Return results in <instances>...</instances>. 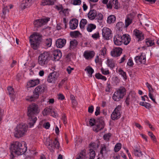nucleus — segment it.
Wrapping results in <instances>:
<instances>
[{
	"label": "nucleus",
	"instance_id": "43",
	"mask_svg": "<svg viewBox=\"0 0 159 159\" xmlns=\"http://www.w3.org/2000/svg\"><path fill=\"white\" fill-rule=\"evenodd\" d=\"M89 153H90V159H94L95 156V151L92 149H90L89 150Z\"/></svg>",
	"mask_w": 159,
	"mask_h": 159
},
{
	"label": "nucleus",
	"instance_id": "63",
	"mask_svg": "<svg viewBox=\"0 0 159 159\" xmlns=\"http://www.w3.org/2000/svg\"><path fill=\"white\" fill-rule=\"evenodd\" d=\"M55 8L58 11H62V9H63V7L61 5H56Z\"/></svg>",
	"mask_w": 159,
	"mask_h": 159
},
{
	"label": "nucleus",
	"instance_id": "44",
	"mask_svg": "<svg viewBox=\"0 0 159 159\" xmlns=\"http://www.w3.org/2000/svg\"><path fill=\"white\" fill-rule=\"evenodd\" d=\"M53 144H54V149H55V148L57 149L59 148L60 147V143L57 138H56L55 139V141H53Z\"/></svg>",
	"mask_w": 159,
	"mask_h": 159
},
{
	"label": "nucleus",
	"instance_id": "61",
	"mask_svg": "<svg viewBox=\"0 0 159 159\" xmlns=\"http://www.w3.org/2000/svg\"><path fill=\"white\" fill-rule=\"evenodd\" d=\"M127 64L130 67H133L134 64L132 60L131 59H129L128 60V62L127 63Z\"/></svg>",
	"mask_w": 159,
	"mask_h": 159
},
{
	"label": "nucleus",
	"instance_id": "28",
	"mask_svg": "<svg viewBox=\"0 0 159 159\" xmlns=\"http://www.w3.org/2000/svg\"><path fill=\"white\" fill-rule=\"evenodd\" d=\"M39 83V80L38 79L32 80L27 83V85L28 87H33L38 84Z\"/></svg>",
	"mask_w": 159,
	"mask_h": 159
},
{
	"label": "nucleus",
	"instance_id": "12",
	"mask_svg": "<svg viewBox=\"0 0 159 159\" xmlns=\"http://www.w3.org/2000/svg\"><path fill=\"white\" fill-rule=\"evenodd\" d=\"M134 60L137 63L145 64L146 61L145 55H143V53H141L140 56H136L135 57Z\"/></svg>",
	"mask_w": 159,
	"mask_h": 159
},
{
	"label": "nucleus",
	"instance_id": "9",
	"mask_svg": "<svg viewBox=\"0 0 159 159\" xmlns=\"http://www.w3.org/2000/svg\"><path fill=\"white\" fill-rule=\"evenodd\" d=\"M49 20V18L36 20L34 21V24L35 27L38 28L46 24Z\"/></svg>",
	"mask_w": 159,
	"mask_h": 159
},
{
	"label": "nucleus",
	"instance_id": "59",
	"mask_svg": "<svg viewBox=\"0 0 159 159\" xmlns=\"http://www.w3.org/2000/svg\"><path fill=\"white\" fill-rule=\"evenodd\" d=\"M81 1L80 0H74L73 4L74 5H80L81 4Z\"/></svg>",
	"mask_w": 159,
	"mask_h": 159
},
{
	"label": "nucleus",
	"instance_id": "30",
	"mask_svg": "<svg viewBox=\"0 0 159 159\" xmlns=\"http://www.w3.org/2000/svg\"><path fill=\"white\" fill-rule=\"evenodd\" d=\"M105 124H103L96 122L95 125L96 126V128L95 129V131L96 132H98L99 131L102 129L104 127Z\"/></svg>",
	"mask_w": 159,
	"mask_h": 159
},
{
	"label": "nucleus",
	"instance_id": "32",
	"mask_svg": "<svg viewBox=\"0 0 159 159\" xmlns=\"http://www.w3.org/2000/svg\"><path fill=\"white\" fill-rule=\"evenodd\" d=\"M55 0H43L42 2V5H53L54 3Z\"/></svg>",
	"mask_w": 159,
	"mask_h": 159
},
{
	"label": "nucleus",
	"instance_id": "47",
	"mask_svg": "<svg viewBox=\"0 0 159 159\" xmlns=\"http://www.w3.org/2000/svg\"><path fill=\"white\" fill-rule=\"evenodd\" d=\"M146 85L148 89L149 93H152L154 92V89L152 88V86L148 82L146 83Z\"/></svg>",
	"mask_w": 159,
	"mask_h": 159
},
{
	"label": "nucleus",
	"instance_id": "14",
	"mask_svg": "<svg viewBox=\"0 0 159 159\" xmlns=\"http://www.w3.org/2000/svg\"><path fill=\"white\" fill-rule=\"evenodd\" d=\"M93 7H90L91 10L88 14V17L90 20H92L96 18V16L97 14V12L95 10L92 9Z\"/></svg>",
	"mask_w": 159,
	"mask_h": 159
},
{
	"label": "nucleus",
	"instance_id": "16",
	"mask_svg": "<svg viewBox=\"0 0 159 159\" xmlns=\"http://www.w3.org/2000/svg\"><path fill=\"white\" fill-rule=\"evenodd\" d=\"M133 34L138 39L139 42L144 39L143 35L142 32L139 30H134L133 31Z\"/></svg>",
	"mask_w": 159,
	"mask_h": 159
},
{
	"label": "nucleus",
	"instance_id": "6",
	"mask_svg": "<svg viewBox=\"0 0 159 159\" xmlns=\"http://www.w3.org/2000/svg\"><path fill=\"white\" fill-rule=\"evenodd\" d=\"M50 60L49 53L47 52H44L39 56L38 62L39 65L42 66H45Z\"/></svg>",
	"mask_w": 159,
	"mask_h": 159
},
{
	"label": "nucleus",
	"instance_id": "1",
	"mask_svg": "<svg viewBox=\"0 0 159 159\" xmlns=\"http://www.w3.org/2000/svg\"><path fill=\"white\" fill-rule=\"evenodd\" d=\"M28 122L29 127L33 126L37 120L36 116L40 112L39 106L35 103H32L27 107Z\"/></svg>",
	"mask_w": 159,
	"mask_h": 159
},
{
	"label": "nucleus",
	"instance_id": "38",
	"mask_svg": "<svg viewBox=\"0 0 159 159\" xmlns=\"http://www.w3.org/2000/svg\"><path fill=\"white\" fill-rule=\"evenodd\" d=\"M124 26V23L122 22H119L116 24V28L119 31H121L123 30V27Z\"/></svg>",
	"mask_w": 159,
	"mask_h": 159
},
{
	"label": "nucleus",
	"instance_id": "45",
	"mask_svg": "<svg viewBox=\"0 0 159 159\" xmlns=\"http://www.w3.org/2000/svg\"><path fill=\"white\" fill-rule=\"evenodd\" d=\"M146 41V44L148 47L151 46L154 44V40L150 39H147Z\"/></svg>",
	"mask_w": 159,
	"mask_h": 159
},
{
	"label": "nucleus",
	"instance_id": "39",
	"mask_svg": "<svg viewBox=\"0 0 159 159\" xmlns=\"http://www.w3.org/2000/svg\"><path fill=\"white\" fill-rule=\"evenodd\" d=\"M87 20L85 19H82L80 23V26L81 29H83L84 28L85 25L87 23Z\"/></svg>",
	"mask_w": 159,
	"mask_h": 159
},
{
	"label": "nucleus",
	"instance_id": "7",
	"mask_svg": "<svg viewBox=\"0 0 159 159\" xmlns=\"http://www.w3.org/2000/svg\"><path fill=\"white\" fill-rule=\"evenodd\" d=\"M126 89L125 87L123 86L120 87L116 89V91L114 93L112 97L113 99L116 101H119L126 94Z\"/></svg>",
	"mask_w": 159,
	"mask_h": 159
},
{
	"label": "nucleus",
	"instance_id": "58",
	"mask_svg": "<svg viewBox=\"0 0 159 159\" xmlns=\"http://www.w3.org/2000/svg\"><path fill=\"white\" fill-rule=\"evenodd\" d=\"M101 70L102 73L104 75H107L109 73V70H105L103 68H101Z\"/></svg>",
	"mask_w": 159,
	"mask_h": 159
},
{
	"label": "nucleus",
	"instance_id": "18",
	"mask_svg": "<svg viewBox=\"0 0 159 159\" xmlns=\"http://www.w3.org/2000/svg\"><path fill=\"white\" fill-rule=\"evenodd\" d=\"M32 0H23L20 5V7L23 10L26 8L30 7L31 5Z\"/></svg>",
	"mask_w": 159,
	"mask_h": 159
},
{
	"label": "nucleus",
	"instance_id": "40",
	"mask_svg": "<svg viewBox=\"0 0 159 159\" xmlns=\"http://www.w3.org/2000/svg\"><path fill=\"white\" fill-rule=\"evenodd\" d=\"M80 34V33L78 31H71L70 33V35L71 37H78Z\"/></svg>",
	"mask_w": 159,
	"mask_h": 159
},
{
	"label": "nucleus",
	"instance_id": "35",
	"mask_svg": "<svg viewBox=\"0 0 159 159\" xmlns=\"http://www.w3.org/2000/svg\"><path fill=\"white\" fill-rule=\"evenodd\" d=\"M96 25L93 24H89L87 28V30L89 32H91L93 30L95 29Z\"/></svg>",
	"mask_w": 159,
	"mask_h": 159
},
{
	"label": "nucleus",
	"instance_id": "10",
	"mask_svg": "<svg viewBox=\"0 0 159 159\" xmlns=\"http://www.w3.org/2000/svg\"><path fill=\"white\" fill-rule=\"evenodd\" d=\"M112 32L111 30L107 27H104L102 30V35L103 38L107 40L112 37Z\"/></svg>",
	"mask_w": 159,
	"mask_h": 159
},
{
	"label": "nucleus",
	"instance_id": "34",
	"mask_svg": "<svg viewBox=\"0 0 159 159\" xmlns=\"http://www.w3.org/2000/svg\"><path fill=\"white\" fill-rule=\"evenodd\" d=\"M52 43V39L51 38L46 39L43 43L45 46L47 48L50 47L51 46Z\"/></svg>",
	"mask_w": 159,
	"mask_h": 159
},
{
	"label": "nucleus",
	"instance_id": "51",
	"mask_svg": "<svg viewBox=\"0 0 159 159\" xmlns=\"http://www.w3.org/2000/svg\"><path fill=\"white\" fill-rule=\"evenodd\" d=\"M92 38L96 39H97L100 37L99 33L98 32H96V33L93 34L92 35Z\"/></svg>",
	"mask_w": 159,
	"mask_h": 159
},
{
	"label": "nucleus",
	"instance_id": "62",
	"mask_svg": "<svg viewBox=\"0 0 159 159\" xmlns=\"http://www.w3.org/2000/svg\"><path fill=\"white\" fill-rule=\"evenodd\" d=\"M94 110V107L93 106L91 105L88 107V112L89 113H92Z\"/></svg>",
	"mask_w": 159,
	"mask_h": 159
},
{
	"label": "nucleus",
	"instance_id": "53",
	"mask_svg": "<svg viewBox=\"0 0 159 159\" xmlns=\"http://www.w3.org/2000/svg\"><path fill=\"white\" fill-rule=\"evenodd\" d=\"M101 150L100 151V153L103 155V152H106V145L104 144H103V145H102L101 146Z\"/></svg>",
	"mask_w": 159,
	"mask_h": 159
},
{
	"label": "nucleus",
	"instance_id": "3",
	"mask_svg": "<svg viewBox=\"0 0 159 159\" xmlns=\"http://www.w3.org/2000/svg\"><path fill=\"white\" fill-rule=\"evenodd\" d=\"M28 127L26 125L19 124L17 125L14 129V137L17 138L23 137L25 135L28 130Z\"/></svg>",
	"mask_w": 159,
	"mask_h": 159
},
{
	"label": "nucleus",
	"instance_id": "22",
	"mask_svg": "<svg viewBox=\"0 0 159 159\" xmlns=\"http://www.w3.org/2000/svg\"><path fill=\"white\" fill-rule=\"evenodd\" d=\"M53 55L54 56V58L55 61L59 60L62 56L61 52L59 49L53 51Z\"/></svg>",
	"mask_w": 159,
	"mask_h": 159
},
{
	"label": "nucleus",
	"instance_id": "48",
	"mask_svg": "<svg viewBox=\"0 0 159 159\" xmlns=\"http://www.w3.org/2000/svg\"><path fill=\"white\" fill-rule=\"evenodd\" d=\"M8 7L6 6H4L3 8L2 12L3 15L5 16L7 12H8L9 11V10L8 9Z\"/></svg>",
	"mask_w": 159,
	"mask_h": 159
},
{
	"label": "nucleus",
	"instance_id": "36",
	"mask_svg": "<svg viewBox=\"0 0 159 159\" xmlns=\"http://www.w3.org/2000/svg\"><path fill=\"white\" fill-rule=\"evenodd\" d=\"M85 71H87L89 75V77H92V74L94 72V70L90 66H88L84 69Z\"/></svg>",
	"mask_w": 159,
	"mask_h": 159
},
{
	"label": "nucleus",
	"instance_id": "15",
	"mask_svg": "<svg viewBox=\"0 0 159 159\" xmlns=\"http://www.w3.org/2000/svg\"><path fill=\"white\" fill-rule=\"evenodd\" d=\"M122 49L120 48H116L111 52V55L114 57H117L120 56L122 53Z\"/></svg>",
	"mask_w": 159,
	"mask_h": 159
},
{
	"label": "nucleus",
	"instance_id": "27",
	"mask_svg": "<svg viewBox=\"0 0 159 159\" xmlns=\"http://www.w3.org/2000/svg\"><path fill=\"white\" fill-rule=\"evenodd\" d=\"M134 153L135 156L137 157H140L142 155V153L141 151L140 150V148L139 146L136 145L134 146Z\"/></svg>",
	"mask_w": 159,
	"mask_h": 159
},
{
	"label": "nucleus",
	"instance_id": "33",
	"mask_svg": "<svg viewBox=\"0 0 159 159\" xmlns=\"http://www.w3.org/2000/svg\"><path fill=\"white\" fill-rule=\"evenodd\" d=\"M107 64L108 66L111 68H113L115 66L114 61L112 59H108L107 60Z\"/></svg>",
	"mask_w": 159,
	"mask_h": 159
},
{
	"label": "nucleus",
	"instance_id": "41",
	"mask_svg": "<svg viewBox=\"0 0 159 159\" xmlns=\"http://www.w3.org/2000/svg\"><path fill=\"white\" fill-rule=\"evenodd\" d=\"M139 104L142 106L146 108L149 109L150 108L151 105L150 103L145 102H140Z\"/></svg>",
	"mask_w": 159,
	"mask_h": 159
},
{
	"label": "nucleus",
	"instance_id": "55",
	"mask_svg": "<svg viewBox=\"0 0 159 159\" xmlns=\"http://www.w3.org/2000/svg\"><path fill=\"white\" fill-rule=\"evenodd\" d=\"M107 49L105 47L102 48L100 51V54L103 56H105L106 54Z\"/></svg>",
	"mask_w": 159,
	"mask_h": 159
},
{
	"label": "nucleus",
	"instance_id": "42",
	"mask_svg": "<svg viewBox=\"0 0 159 159\" xmlns=\"http://www.w3.org/2000/svg\"><path fill=\"white\" fill-rule=\"evenodd\" d=\"M121 148V144L120 143H117L115 145L114 148V151L116 152H118Z\"/></svg>",
	"mask_w": 159,
	"mask_h": 159
},
{
	"label": "nucleus",
	"instance_id": "25",
	"mask_svg": "<svg viewBox=\"0 0 159 159\" xmlns=\"http://www.w3.org/2000/svg\"><path fill=\"white\" fill-rule=\"evenodd\" d=\"M123 43L125 45H128L131 40V38L129 35L127 34H124L122 35Z\"/></svg>",
	"mask_w": 159,
	"mask_h": 159
},
{
	"label": "nucleus",
	"instance_id": "29",
	"mask_svg": "<svg viewBox=\"0 0 159 159\" xmlns=\"http://www.w3.org/2000/svg\"><path fill=\"white\" fill-rule=\"evenodd\" d=\"M78 42L76 39H73L70 41V46L69 49L70 50H74L76 48L78 45Z\"/></svg>",
	"mask_w": 159,
	"mask_h": 159
},
{
	"label": "nucleus",
	"instance_id": "5",
	"mask_svg": "<svg viewBox=\"0 0 159 159\" xmlns=\"http://www.w3.org/2000/svg\"><path fill=\"white\" fill-rule=\"evenodd\" d=\"M44 87L42 85H39L37 87L34 89L33 92V95L27 97L26 99V100L30 101H35L39 98V94L41 93L44 91Z\"/></svg>",
	"mask_w": 159,
	"mask_h": 159
},
{
	"label": "nucleus",
	"instance_id": "60",
	"mask_svg": "<svg viewBox=\"0 0 159 159\" xmlns=\"http://www.w3.org/2000/svg\"><path fill=\"white\" fill-rule=\"evenodd\" d=\"M98 123H100L103 124H105L104 121V117L102 116L100 117L98 119Z\"/></svg>",
	"mask_w": 159,
	"mask_h": 159
},
{
	"label": "nucleus",
	"instance_id": "56",
	"mask_svg": "<svg viewBox=\"0 0 159 159\" xmlns=\"http://www.w3.org/2000/svg\"><path fill=\"white\" fill-rule=\"evenodd\" d=\"M100 107L99 106H98L96 107V111L95 112V115L96 116H97L98 115H99L100 113Z\"/></svg>",
	"mask_w": 159,
	"mask_h": 159
},
{
	"label": "nucleus",
	"instance_id": "37",
	"mask_svg": "<svg viewBox=\"0 0 159 159\" xmlns=\"http://www.w3.org/2000/svg\"><path fill=\"white\" fill-rule=\"evenodd\" d=\"M85 150L84 149L81 151L76 159H83L85 157Z\"/></svg>",
	"mask_w": 159,
	"mask_h": 159
},
{
	"label": "nucleus",
	"instance_id": "17",
	"mask_svg": "<svg viewBox=\"0 0 159 159\" xmlns=\"http://www.w3.org/2000/svg\"><path fill=\"white\" fill-rule=\"evenodd\" d=\"M78 24V21L75 18L72 19L69 22L70 28L71 30H75L77 27Z\"/></svg>",
	"mask_w": 159,
	"mask_h": 159
},
{
	"label": "nucleus",
	"instance_id": "2",
	"mask_svg": "<svg viewBox=\"0 0 159 159\" xmlns=\"http://www.w3.org/2000/svg\"><path fill=\"white\" fill-rule=\"evenodd\" d=\"M10 149L11 154L14 157L13 153L17 156L24 154L27 151V147L25 145H22L19 142L15 141L11 144Z\"/></svg>",
	"mask_w": 159,
	"mask_h": 159
},
{
	"label": "nucleus",
	"instance_id": "11",
	"mask_svg": "<svg viewBox=\"0 0 159 159\" xmlns=\"http://www.w3.org/2000/svg\"><path fill=\"white\" fill-rule=\"evenodd\" d=\"M121 107L120 105H118L115 109L112 114L111 115V117L112 120H115L119 118L120 117V111Z\"/></svg>",
	"mask_w": 159,
	"mask_h": 159
},
{
	"label": "nucleus",
	"instance_id": "26",
	"mask_svg": "<svg viewBox=\"0 0 159 159\" xmlns=\"http://www.w3.org/2000/svg\"><path fill=\"white\" fill-rule=\"evenodd\" d=\"M7 90L9 95L11 97V100L13 101L15 98V92L13 88L11 86H9L7 87Z\"/></svg>",
	"mask_w": 159,
	"mask_h": 159
},
{
	"label": "nucleus",
	"instance_id": "8",
	"mask_svg": "<svg viewBox=\"0 0 159 159\" xmlns=\"http://www.w3.org/2000/svg\"><path fill=\"white\" fill-rule=\"evenodd\" d=\"M59 76V73L54 71L49 74L47 79V81L49 83L55 84Z\"/></svg>",
	"mask_w": 159,
	"mask_h": 159
},
{
	"label": "nucleus",
	"instance_id": "20",
	"mask_svg": "<svg viewBox=\"0 0 159 159\" xmlns=\"http://www.w3.org/2000/svg\"><path fill=\"white\" fill-rule=\"evenodd\" d=\"M66 43V39H59L56 41V45L58 48H61L65 45Z\"/></svg>",
	"mask_w": 159,
	"mask_h": 159
},
{
	"label": "nucleus",
	"instance_id": "19",
	"mask_svg": "<svg viewBox=\"0 0 159 159\" xmlns=\"http://www.w3.org/2000/svg\"><path fill=\"white\" fill-rule=\"evenodd\" d=\"M113 4L114 5L115 7L114 8L115 9H118L119 8V6H118V2L117 0H110L109 3L107 5V8L110 9H112V6Z\"/></svg>",
	"mask_w": 159,
	"mask_h": 159
},
{
	"label": "nucleus",
	"instance_id": "49",
	"mask_svg": "<svg viewBox=\"0 0 159 159\" xmlns=\"http://www.w3.org/2000/svg\"><path fill=\"white\" fill-rule=\"evenodd\" d=\"M148 134L149 135L151 139L153 140V141L156 142V138H155V136L151 132H148Z\"/></svg>",
	"mask_w": 159,
	"mask_h": 159
},
{
	"label": "nucleus",
	"instance_id": "23",
	"mask_svg": "<svg viewBox=\"0 0 159 159\" xmlns=\"http://www.w3.org/2000/svg\"><path fill=\"white\" fill-rule=\"evenodd\" d=\"M134 18V16L132 14H130L127 16L126 19L125 20V27H128L132 23Z\"/></svg>",
	"mask_w": 159,
	"mask_h": 159
},
{
	"label": "nucleus",
	"instance_id": "57",
	"mask_svg": "<svg viewBox=\"0 0 159 159\" xmlns=\"http://www.w3.org/2000/svg\"><path fill=\"white\" fill-rule=\"evenodd\" d=\"M130 99V98L129 94L127 97L125 101V102L127 106H128L129 104Z\"/></svg>",
	"mask_w": 159,
	"mask_h": 159
},
{
	"label": "nucleus",
	"instance_id": "24",
	"mask_svg": "<svg viewBox=\"0 0 159 159\" xmlns=\"http://www.w3.org/2000/svg\"><path fill=\"white\" fill-rule=\"evenodd\" d=\"M45 145L48 146V148L51 152H54V146L53 144V142L52 139H49L48 141H47Z\"/></svg>",
	"mask_w": 159,
	"mask_h": 159
},
{
	"label": "nucleus",
	"instance_id": "54",
	"mask_svg": "<svg viewBox=\"0 0 159 159\" xmlns=\"http://www.w3.org/2000/svg\"><path fill=\"white\" fill-rule=\"evenodd\" d=\"M96 18L98 20H101L103 18V16L101 13H97Z\"/></svg>",
	"mask_w": 159,
	"mask_h": 159
},
{
	"label": "nucleus",
	"instance_id": "4",
	"mask_svg": "<svg viewBox=\"0 0 159 159\" xmlns=\"http://www.w3.org/2000/svg\"><path fill=\"white\" fill-rule=\"evenodd\" d=\"M31 46L34 50L37 49L41 42V38L38 33L31 34L29 37Z\"/></svg>",
	"mask_w": 159,
	"mask_h": 159
},
{
	"label": "nucleus",
	"instance_id": "46",
	"mask_svg": "<svg viewBox=\"0 0 159 159\" xmlns=\"http://www.w3.org/2000/svg\"><path fill=\"white\" fill-rule=\"evenodd\" d=\"M111 133H108L105 134L103 136V139L104 140L108 141L109 140L110 137L111 136Z\"/></svg>",
	"mask_w": 159,
	"mask_h": 159
},
{
	"label": "nucleus",
	"instance_id": "13",
	"mask_svg": "<svg viewBox=\"0 0 159 159\" xmlns=\"http://www.w3.org/2000/svg\"><path fill=\"white\" fill-rule=\"evenodd\" d=\"M114 44L118 46H120L123 43L122 36L121 35L116 34L114 36L113 39Z\"/></svg>",
	"mask_w": 159,
	"mask_h": 159
},
{
	"label": "nucleus",
	"instance_id": "52",
	"mask_svg": "<svg viewBox=\"0 0 159 159\" xmlns=\"http://www.w3.org/2000/svg\"><path fill=\"white\" fill-rule=\"evenodd\" d=\"M119 72L120 75H121L124 79H126V72L124 71L123 70L120 69L119 70Z\"/></svg>",
	"mask_w": 159,
	"mask_h": 159
},
{
	"label": "nucleus",
	"instance_id": "21",
	"mask_svg": "<svg viewBox=\"0 0 159 159\" xmlns=\"http://www.w3.org/2000/svg\"><path fill=\"white\" fill-rule=\"evenodd\" d=\"M95 53L93 51H85L84 53V56L86 59H91L94 56Z\"/></svg>",
	"mask_w": 159,
	"mask_h": 159
},
{
	"label": "nucleus",
	"instance_id": "50",
	"mask_svg": "<svg viewBox=\"0 0 159 159\" xmlns=\"http://www.w3.org/2000/svg\"><path fill=\"white\" fill-rule=\"evenodd\" d=\"M96 122V120L94 118H91L89 121V124L91 126L94 125Z\"/></svg>",
	"mask_w": 159,
	"mask_h": 159
},
{
	"label": "nucleus",
	"instance_id": "64",
	"mask_svg": "<svg viewBox=\"0 0 159 159\" xmlns=\"http://www.w3.org/2000/svg\"><path fill=\"white\" fill-rule=\"evenodd\" d=\"M50 126V125L49 122H46L43 125V126L44 127L47 129H49Z\"/></svg>",
	"mask_w": 159,
	"mask_h": 159
},
{
	"label": "nucleus",
	"instance_id": "31",
	"mask_svg": "<svg viewBox=\"0 0 159 159\" xmlns=\"http://www.w3.org/2000/svg\"><path fill=\"white\" fill-rule=\"evenodd\" d=\"M116 19V17L115 15H110L107 17V23L109 24L113 23L115 22Z\"/></svg>",
	"mask_w": 159,
	"mask_h": 159
}]
</instances>
